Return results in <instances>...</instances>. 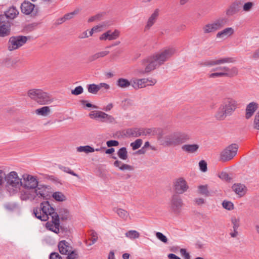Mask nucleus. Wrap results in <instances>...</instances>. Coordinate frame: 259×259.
Here are the masks:
<instances>
[{
	"mask_svg": "<svg viewBox=\"0 0 259 259\" xmlns=\"http://www.w3.org/2000/svg\"><path fill=\"white\" fill-rule=\"evenodd\" d=\"M18 185L25 189L20 191V198L22 200L38 203L42 199H47L51 194L50 186L38 185L36 177L28 174H23L20 178L17 176Z\"/></svg>",
	"mask_w": 259,
	"mask_h": 259,
	"instance_id": "1",
	"label": "nucleus"
},
{
	"mask_svg": "<svg viewBox=\"0 0 259 259\" xmlns=\"http://www.w3.org/2000/svg\"><path fill=\"white\" fill-rule=\"evenodd\" d=\"M176 50L173 47H167L147 57L141 62L142 68L136 70L137 74L148 73L159 67L169 60L176 53Z\"/></svg>",
	"mask_w": 259,
	"mask_h": 259,
	"instance_id": "2",
	"label": "nucleus"
},
{
	"mask_svg": "<svg viewBox=\"0 0 259 259\" xmlns=\"http://www.w3.org/2000/svg\"><path fill=\"white\" fill-rule=\"evenodd\" d=\"M33 214L36 218L41 221H47L50 216L52 218L51 222L54 224L55 227H61L58 213L55 211V209L48 201L41 202L39 207L34 208Z\"/></svg>",
	"mask_w": 259,
	"mask_h": 259,
	"instance_id": "3",
	"label": "nucleus"
},
{
	"mask_svg": "<svg viewBox=\"0 0 259 259\" xmlns=\"http://www.w3.org/2000/svg\"><path fill=\"white\" fill-rule=\"evenodd\" d=\"M238 107L237 101L233 98L225 99L216 111L214 117L218 121L225 120L227 116H231Z\"/></svg>",
	"mask_w": 259,
	"mask_h": 259,
	"instance_id": "4",
	"label": "nucleus"
},
{
	"mask_svg": "<svg viewBox=\"0 0 259 259\" xmlns=\"http://www.w3.org/2000/svg\"><path fill=\"white\" fill-rule=\"evenodd\" d=\"M162 134H159L158 140L161 142V145L164 146H176L181 145L190 139V136L183 133L175 132L166 136L163 139Z\"/></svg>",
	"mask_w": 259,
	"mask_h": 259,
	"instance_id": "5",
	"label": "nucleus"
},
{
	"mask_svg": "<svg viewBox=\"0 0 259 259\" xmlns=\"http://www.w3.org/2000/svg\"><path fill=\"white\" fill-rule=\"evenodd\" d=\"M27 96L31 100L40 105H49L54 100L52 95L39 89H32L29 90Z\"/></svg>",
	"mask_w": 259,
	"mask_h": 259,
	"instance_id": "6",
	"label": "nucleus"
},
{
	"mask_svg": "<svg viewBox=\"0 0 259 259\" xmlns=\"http://www.w3.org/2000/svg\"><path fill=\"white\" fill-rule=\"evenodd\" d=\"M6 181V189L10 195H14L16 193V172L11 171L7 176L4 171L0 169V186L4 182V178Z\"/></svg>",
	"mask_w": 259,
	"mask_h": 259,
	"instance_id": "7",
	"label": "nucleus"
},
{
	"mask_svg": "<svg viewBox=\"0 0 259 259\" xmlns=\"http://www.w3.org/2000/svg\"><path fill=\"white\" fill-rule=\"evenodd\" d=\"M227 23V19L220 17L203 26L202 30L204 34L213 33L223 28Z\"/></svg>",
	"mask_w": 259,
	"mask_h": 259,
	"instance_id": "8",
	"label": "nucleus"
},
{
	"mask_svg": "<svg viewBox=\"0 0 259 259\" xmlns=\"http://www.w3.org/2000/svg\"><path fill=\"white\" fill-rule=\"evenodd\" d=\"M237 150L238 146L236 144L230 145L221 153L220 160L223 162L231 160L236 155Z\"/></svg>",
	"mask_w": 259,
	"mask_h": 259,
	"instance_id": "9",
	"label": "nucleus"
},
{
	"mask_svg": "<svg viewBox=\"0 0 259 259\" xmlns=\"http://www.w3.org/2000/svg\"><path fill=\"white\" fill-rule=\"evenodd\" d=\"M183 205L184 203L181 197L177 194H174L169 202L171 210L175 214H179L181 212Z\"/></svg>",
	"mask_w": 259,
	"mask_h": 259,
	"instance_id": "10",
	"label": "nucleus"
},
{
	"mask_svg": "<svg viewBox=\"0 0 259 259\" xmlns=\"http://www.w3.org/2000/svg\"><path fill=\"white\" fill-rule=\"evenodd\" d=\"M151 132V130L150 128H130L125 130L123 135L128 137H139L149 135Z\"/></svg>",
	"mask_w": 259,
	"mask_h": 259,
	"instance_id": "11",
	"label": "nucleus"
},
{
	"mask_svg": "<svg viewBox=\"0 0 259 259\" xmlns=\"http://www.w3.org/2000/svg\"><path fill=\"white\" fill-rule=\"evenodd\" d=\"M173 188L175 192V194L179 195L186 192L189 188V186L184 178H179L174 180Z\"/></svg>",
	"mask_w": 259,
	"mask_h": 259,
	"instance_id": "12",
	"label": "nucleus"
},
{
	"mask_svg": "<svg viewBox=\"0 0 259 259\" xmlns=\"http://www.w3.org/2000/svg\"><path fill=\"white\" fill-rule=\"evenodd\" d=\"M157 82L154 78L134 79L132 80V85L135 89L145 87L146 85H153Z\"/></svg>",
	"mask_w": 259,
	"mask_h": 259,
	"instance_id": "13",
	"label": "nucleus"
},
{
	"mask_svg": "<svg viewBox=\"0 0 259 259\" xmlns=\"http://www.w3.org/2000/svg\"><path fill=\"white\" fill-rule=\"evenodd\" d=\"M89 116L92 119H100L101 122H113L114 118L111 115L100 111H93L89 114Z\"/></svg>",
	"mask_w": 259,
	"mask_h": 259,
	"instance_id": "14",
	"label": "nucleus"
},
{
	"mask_svg": "<svg viewBox=\"0 0 259 259\" xmlns=\"http://www.w3.org/2000/svg\"><path fill=\"white\" fill-rule=\"evenodd\" d=\"M235 61L233 58L226 57L215 60L205 61L201 63L202 65L211 67L225 63H233Z\"/></svg>",
	"mask_w": 259,
	"mask_h": 259,
	"instance_id": "15",
	"label": "nucleus"
},
{
	"mask_svg": "<svg viewBox=\"0 0 259 259\" xmlns=\"http://www.w3.org/2000/svg\"><path fill=\"white\" fill-rule=\"evenodd\" d=\"M241 3L239 1L232 2L227 8L225 13L227 16L231 17L237 14L240 11Z\"/></svg>",
	"mask_w": 259,
	"mask_h": 259,
	"instance_id": "16",
	"label": "nucleus"
},
{
	"mask_svg": "<svg viewBox=\"0 0 259 259\" xmlns=\"http://www.w3.org/2000/svg\"><path fill=\"white\" fill-rule=\"evenodd\" d=\"M221 71V73L227 74L224 76L229 77H234L238 74V69L236 67H233L231 68L227 66L219 67L213 69V71Z\"/></svg>",
	"mask_w": 259,
	"mask_h": 259,
	"instance_id": "17",
	"label": "nucleus"
},
{
	"mask_svg": "<svg viewBox=\"0 0 259 259\" xmlns=\"http://www.w3.org/2000/svg\"><path fill=\"white\" fill-rule=\"evenodd\" d=\"M48 230L59 235V236L68 238L71 234L69 228H46Z\"/></svg>",
	"mask_w": 259,
	"mask_h": 259,
	"instance_id": "18",
	"label": "nucleus"
},
{
	"mask_svg": "<svg viewBox=\"0 0 259 259\" xmlns=\"http://www.w3.org/2000/svg\"><path fill=\"white\" fill-rule=\"evenodd\" d=\"M159 14V10L156 9L153 13L149 17L146 25L145 26V30H149L155 23Z\"/></svg>",
	"mask_w": 259,
	"mask_h": 259,
	"instance_id": "19",
	"label": "nucleus"
},
{
	"mask_svg": "<svg viewBox=\"0 0 259 259\" xmlns=\"http://www.w3.org/2000/svg\"><path fill=\"white\" fill-rule=\"evenodd\" d=\"M258 108V104L252 102L249 103L245 109V118L247 119L251 118Z\"/></svg>",
	"mask_w": 259,
	"mask_h": 259,
	"instance_id": "20",
	"label": "nucleus"
},
{
	"mask_svg": "<svg viewBox=\"0 0 259 259\" xmlns=\"http://www.w3.org/2000/svg\"><path fill=\"white\" fill-rule=\"evenodd\" d=\"M234 30L232 27H227L217 33L216 37L218 38L225 39L232 35Z\"/></svg>",
	"mask_w": 259,
	"mask_h": 259,
	"instance_id": "21",
	"label": "nucleus"
},
{
	"mask_svg": "<svg viewBox=\"0 0 259 259\" xmlns=\"http://www.w3.org/2000/svg\"><path fill=\"white\" fill-rule=\"evenodd\" d=\"M58 247L60 253L62 254H67L72 249V247L69 245V243L65 240L60 241Z\"/></svg>",
	"mask_w": 259,
	"mask_h": 259,
	"instance_id": "22",
	"label": "nucleus"
},
{
	"mask_svg": "<svg viewBox=\"0 0 259 259\" xmlns=\"http://www.w3.org/2000/svg\"><path fill=\"white\" fill-rule=\"evenodd\" d=\"M232 189L233 191L240 197L243 196L246 193V188L243 184L240 183L234 184Z\"/></svg>",
	"mask_w": 259,
	"mask_h": 259,
	"instance_id": "23",
	"label": "nucleus"
},
{
	"mask_svg": "<svg viewBox=\"0 0 259 259\" xmlns=\"http://www.w3.org/2000/svg\"><path fill=\"white\" fill-rule=\"evenodd\" d=\"M15 8H11L5 13V15H0V23L5 22V19H13L16 16Z\"/></svg>",
	"mask_w": 259,
	"mask_h": 259,
	"instance_id": "24",
	"label": "nucleus"
},
{
	"mask_svg": "<svg viewBox=\"0 0 259 259\" xmlns=\"http://www.w3.org/2000/svg\"><path fill=\"white\" fill-rule=\"evenodd\" d=\"M35 5L29 2H24L21 6V12L25 15H29L34 10Z\"/></svg>",
	"mask_w": 259,
	"mask_h": 259,
	"instance_id": "25",
	"label": "nucleus"
},
{
	"mask_svg": "<svg viewBox=\"0 0 259 259\" xmlns=\"http://www.w3.org/2000/svg\"><path fill=\"white\" fill-rule=\"evenodd\" d=\"M199 148L198 144H185L183 145L181 148L182 150L188 153H194L197 151Z\"/></svg>",
	"mask_w": 259,
	"mask_h": 259,
	"instance_id": "26",
	"label": "nucleus"
},
{
	"mask_svg": "<svg viewBox=\"0 0 259 259\" xmlns=\"http://www.w3.org/2000/svg\"><path fill=\"white\" fill-rule=\"evenodd\" d=\"M59 223L60 220L62 222L66 221L70 219V213L69 210L65 208H60L59 210Z\"/></svg>",
	"mask_w": 259,
	"mask_h": 259,
	"instance_id": "27",
	"label": "nucleus"
},
{
	"mask_svg": "<svg viewBox=\"0 0 259 259\" xmlns=\"http://www.w3.org/2000/svg\"><path fill=\"white\" fill-rule=\"evenodd\" d=\"M51 109L49 106H43L35 110V113L39 116H47L51 113Z\"/></svg>",
	"mask_w": 259,
	"mask_h": 259,
	"instance_id": "28",
	"label": "nucleus"
},
{
	"mask_svg": "<svg viewBox=\"0 0 259 259\" xmlns=\"http://www.w3.org/2000/svg\"><path fill=\"white\" fill-rule=\"evenodd\" d=\"M114 211L117 214L119 217L124 221L130 219V214L126 210L122 208H114Z\"/></svg>",
	"mask_w": 259,
	"mask_h": 259,
	"instance_id": "29",
	"label": "nucleus"
},
{
	"mask_svg": "<svg viewBox=\"0 0 259 259\" xmlns=\"http://www.w3.org/2000/svg\"><path fill=\"white\" fill-rule=\"evenodd\" d=\"M109 51H104L96 53L89 57V60L90 62H92L97 60L99 58H103L108 54H109Z\"/></svg>",
	"mask_w": 259,
	"mask_h": 259,
	"instance_id": "30",
	"label": "nucleus"
},
{
	"mask_svg": "<svg viewBox=\"0 0 259 259\" xmlns=\"http://www.w3.org/2000/svg\"><path fill=\"white\" fill-rule=\"evenodd\" d=\"M131 83L132 81H130L128 79L123 78H119L116 81L117 86L122 89L128 88Z\"/></svg>",
	"mask_w": 259,
	"mask_h": 259,
	"instance_id": "31",
	"label": "nucleus"
},
{
	"mask_svg": "<svg viewBox=\"0 0 259 259\" xmlns=\"http://www.w3.org/2000/svg\"><path fill=\"white\" fill-rule=\"evenodd\" d=\"M39 23L33 22L25 25L23 29V31L25 33L31 32L35 30L38 27Z\"/></svg>",
	"mask_w": 259,
	"mask_h": 259,
	"instance_id": "32",
	"label": "nucleus"
},
{
	"mask_svg": "<svg viewBox=\"0 0 259 259\" xmlns=\"http://www.w3.org/2000/svg\"><path fill=\"white\" fill-rule=\"evenodd\" d=\"M78 152H84L85 153L95 152V149L89 145L79 146L76 148Z\"/></svg>",
	"mask_w": 259,
	"mask_h": 259,
	"instance_id": "33",
	"label": "nucleus"
},
{
	"mask_svg": "<svg viewBox=\"0 0 259 259\" xmlns=\"http://www.w3.org/2000/svg\"><path fill=\"white\" fill-rule=\"evenodd\" d=\"M30 38V36H17V49L24 45Z\"/></svg>",
	"mask_w": 259,
	"mask_h": 259,
	"instance_id": "34",
	"label": "nucleus"
},
{
	"mask_svg": "<svg viewBox=\"0 0 259 259\" xmlns=\"http://www.w3.org/2000/svg\"><path fill=\"white\" fill-rule=\"evenodd\" d=\"M10 34V28L8 25L6 24L0 26V36L4 37Z\"/></svg>",
	"mask_w": 259,
	"mask_h": 259,
	"instance_id": "35",
	"label": "nucleus"
},
{
	"mask_svg": "<svg viewBox=\"0 0 259 259\" xmlns=\"http://www.w3.org/2000/svg\"><path fill=\"white\" fill-rule=\"evenodd\" d=\"M118 156L122 160H126L127 156V151L125 147H122L120 148L117 151Z\"/></svg>",
	"mask_w": 259,
	"mask_h": 259,
	"instance_id": "36",
	"label": "nucleus"
},
{
	"mask_svg": "<svg viewBox=\"0 0 259 259\" xmlns=\"http://www.w3.org/2000/svg\"><path fill=\"white\" fill-rule=\"evenodd\" d=\"M53 198L58 201H63L66 199V196L61 192H55L52 195Z\"/></svg>",
	"mask_w": 259,
	"mask_h": 259,
	"instance_id": "37",
	"label": "nucleus"
},
{
	"mask_svg": "<svg viewBox=\"0 0 259 259\" xmlns=\"http://www.w3.org/2000/svg\"><path fill=\"white\" fill-rule=\"evenodd\" d=\"M125 235L130 239H134L139 238L140 234L136 230H130L125 233Z\"/></svg>",
	"mask_w": 259,
	"mask_h": 259,
	"instance_id": "38",
	"label": "nucleus"
},
{
	"mask_svg": "<svg viewBox=\"0 0 259 259\" xmlns=\"http://www.w3.org/2000/svg\"><path fill=\"white\" fill-rule=\"evenodd\" d=\"M87 89L88 92L93 94H97L100 90V87H98V85L94 83L88 84Z\"/></svg>",
	"mask_w": 259,
	"mask_h": 259,
	"instance_id": "39",
	"label": "nucleus"
},
{
	"mask_svg": "<svg viewBox=\"0 0 259 259\" xmlns=\"http://www.w3.org/2000/svg\"><path fill=\"white\" fill-rule=\"evenodd\" d=\"M109 36V40H112L117 39L120 35V31L117 29H115L113 32L111 30H108Z\"/></svg>",
	"mask_w": 259,
	"mask_h": 259,
	"instance_id": "40",
	"label": "nucleus"
},
{
	"mask_svg": "<svg viewBox=\"0 0 259 259\" xmlns=\"http://www.w3.org/2000/svg\"><path fill=\"white\" fill-rule=\"evenodd\" d=\"M9 44L8 49L10 51L16 49V37H11L9 39Z\"/></svg>",
	"mask_w": 259,
	"mask_h": 259,
	"instance_id": "41",
	"label": "nucleus"
},
{
	"mask_svg": "<svg viewBox=\"0 0 259 259\" xmlns=\"http://www.w3.org/2000/svg\"><path fill=\"white\" fill-rule=\"evenodd\" d=\"M142 140L140 139H137L134 142L131 143V146L133 150H135L139 148L142 144Z\"/></svg>",
	"mask_w": 259,
	"mask_h": 259,
	"instance_id": "42",
	"label": "nucleus"
},
{
	"mask_svg": "<svg viewBox=\"0 0 259 259\" xmlns=\"http://www.w3.org/2000/svg\"><path fill=\"white\" fill-rule=\"evenodd\" d=\"M91 237L90 239L91 241L90 243L88 244V245H92L94 244L98 240V235L97 233L94 230H91Z\"/></svg>",
	"mask_w": 259,
	"mask_h": 259,
	"instance_id": "43",
	"label": "nucleus"
},
{
	"mask_svg": "<svg viewBox=\"0 0 259 259\" xmlns=\"http://www.w3.org/2000/svg\"><path fill=\"white\" fill-rule=\"evenodd\" d=\"M222 205L224 208L229 210H232L234 208V205L231 201L225 200L223 202Z\"/></svg>",
	"mask_w": 259,
	"mask_h": 259,
	"instance_id": "44",
	"label": "nucleus"
},
{
	"mask_svg": "<svg viewBox=\"0 0 259 259\" xmlns=\"http://www.w3.org/2000/svg\"><path fill=\"white\" fill-rule=\"evenodd\" d=\"M253 127L254 129L259 130V111L254 116Z\"/></svg>",
	"mask_w": 259,
	"mask_h": 259,
	"instance_id": "45",
	"label": "nucleus"
},
{
	"mask_svg": "<svg viewBox=\"0 0 259 259\" xmlns=\"http://www.w3.org/2000/svg\"><path fill=\"white\" fill-rule=\"evenodd\" d=\"M199 193L202 195L208 196L209 192L207 190V185H200L198 187Z\"/></svg>",
	"mask_w": 259,
	"mask_h": 259,
	"instance_id": "46",
	"label": "nucleus"
},
{
	"mask_svg": "<svg viewBox=\"0 0 259 259\" xmlns=\"http://www.w3.org/2000/svg\"><path fill=\"white\" fill-rule=\"evenodd\" d=\"M83 92V88L79 85L78 87H76L74 90H72L71 91V94L74 95H79L81 94Z\"/></svg>",
	"mask_w": 259,
	"mask_h": 259,
	"instance_id": "47",
	"label": "nucleus"
},
{
	"mask_svg": "<svg viewBox=\"0 0 259 259\" xmlns=\"http://www.w3.org/2000/svg\"><path fill=\"white\" fill-rule=\"evenodd\" d=\"M156 236L161 242H162L164 243H166L167 242L168 240H167V237H166V236H165L162 233L159 232H156Z\"/></svg>",
	"mask_w": 259,
	"mask_h": 259,
	"instance_id": "48",
	"label": "nucleus"
},
{
	"mask_svg": "<svg viewBox=\"0 0 259 259\" xmlns=\"http://www.w3.org/2000/svg\"><path fill=\"white\" fill-rule=\"evenodd\" d=\"M253 6V4L252 2H247L245 3L243 6V10L244 12H248L251 11Z\"/></svg>",
	"mask_w": 259,
	"mask_h": 259,
	"instance_id": "49",
	"label": "nucleus"
},
{
	"mask_svg": "<svg viewBox=\"0 0 259 259\" xmlns=\"http://www.w3.org/2000/svg\"><path fill=\"white\" fill-rule=\"evenodd\" d=\"M200 169L203 172H206L207 170V163L204 160H201L199 162Z\"/></svg>",
	"mask_w": 259,
	"mask_h": 259,
	"instance_id": "50",
	"label": "nucleus"
},
{
	"mask_svg": "<svg viewBox=\"0 0 259 259\" xmlns=\"http://www.w3.org/2000/svg\"><path fill=\"white\" fill-rule=\"evenodd\" d=\"M61 169L66 172V173H68V174H69L72 176H74L75 177H76L77 178H79V176L76 174V173H75L73 170H72L69 167H62V168H61Z\"/></svg>",
	"mask_w": 259,
	"mask_h": 259,
	"instance_id": "51",
	"label": "nucleus"
},
{
	"mask_svg": "<svg viewBox=\"0 0 259 259\" xmlns=\"http://www.w3.org/2000/svg\"><path fill=\"white\" fill-rule=\"evenodd\" d=\"M78 12H79V10H74L73 12H72L71 13H68L67 14H65L64 16V18L66 20H70L71 18H72L75 15H76L77 14H78Z\"/></svg>",
	"mask_w": 259,
	"mask_h": 259,
	"instance_id": "52",
	"label": "nucleus"
},
{
	"mask_svg": "<svg viewBox=\"0 0 259 259\" xmlns=\"http://www.w3.org/2000/svg\"><path fill=\"white\" fill-rule=\"evenodd\" d=\"M232 224L233 227H239L242 224L240 223V219L236 217H232L231 219Z\"/></svg>",
	"mask_w": 259,
	"mask_h": 259,
	"instance_id": "53",
	"label": "nucleus"
},
{
	"mask_svg": "<svg viewBox=\"0 0 259 259\" xmlns=\"http://www.w3.org/2000/svg\"><path fill=\"white\" fill-rule=\"evenodd\" d=\"M67 254V259H75L78 256V254L75 250H70V252H68Z\"/></svg>",
	"mask_w": 259,
	"mask_h": 259,
	"instance_id": "54",
	"label": "nucleus"
},
{
	"mask_svg": "<svg viewBox=\"0 0 259 259\" xmlns=\"http://www.w3.org/2000/svg\"><path fill=\"white\" fill-rule=\"evenodd\" d=\"M218 176L221 179L223 180L228 181L230 179L228 173L225 171L221 172L219 174Z\"/></svg>",
	"mask_w": 259,
	"mask_h": 259,
	"instance_id": "55",
	"label": "nucleus"
},
{
	"mask_svg": "<svg viewBox=\"0 0 259 259\" xmlns=\"http://www.w3.org/2000/svg\"><path fill=\"white\" fill-rule=\"evenodd\" d=\"M226 74H227L221 73L220 72H214V73H212L209 74V77L212 78H217V77H221L224 76V75H226Z\"/></svg>",
	"mask_w": 259,
	"mask_h": 259,
	"instance_id": "56",
	"label": "nucleus"
},
{
	"mask_svg": "<svg viewBox=\"0 0 259 259\" xmlns=\"http://www.w3.org/2000/svg\"><path fill=\"white\" fill-rule=\"evenodd\" d=\"M181 254L184 257V259H190V255L185 248H181L180 250Z\"/></svg>",
	"mask_w": 259,
	"mask_h": 259,
	"instance_id": "57",
	"label": "nucleus"
},
{
	"mask_svg": "<svg viewBox=\"0 0 259 259\" xmlns=\"http://www.w3.org/2000/svg\"><path fill=\"white\" fill-rule=\"evenodd\" d=\"M120 169L121 170H134V167L131 165L123 163V164L120 167Z\"/></svg>",
	"mask_w": 259,
	"mask_h": 259,
	"instance_id": "58",
	"label": "nucleus"
},
{
	"mask_svg": "<svg viewBox=\"0 0 259 259\" xmlns=\"http://www.w3.org/2000/svg\"><path fill=\"white\" fill-rule=\"evenodd\" d=\"M106 144L108 147H111L113 146H117L119 144V142L116 140H110L107 141Z\"/></svg>",
	"mask_w": 259,
	"mask_h": 259,
	"instance_id": "59",
	"label": "nucleus"
},
{
	"mask_svg": "<svg viewBox=\"0 0 259 259\" xmlns=\"http://www.w3.org/2000/svg\"><path fill=\"white\" fill-rule=\"evenodd\" d=\"M50 259H62V257L58 252H53L49 256Z\"/></svg>",
	"mask_w": 259,
	"mask_h": 259,
	"instance_id": "60",
	"label": "nucleus"
},
{
	"mask_svg": "<svg viewBox=\"0 0 259 259\" xmlns=\"http://www.w3.org/2000/svg\"><path fill=\"white\" fill-rule=\"evenodd\" d=\"M100 40H109V33H108V31L103 33L99 37Z\"/></svg>",
	"mask_w": 259,
	"mask_h": 259,
	"instance_id": "61",
	"label": "nucleus"
},
{
	"mask_svg": "<svg viewBox=\"0 0 259 259\" xmlns=\"http://www.w3.org/2000/svg\"><path fill=\"white\" fill-rule=\"evenodd\" d=\"M16 205L15 204L8 203L5 205V208L9 211H13L15 209Z\"/></svg>",
	"mask_w": 259,
	"mask_h": 259,
	"instance_id": "62",
	"label": "nucleus"
},
{
	"mask_svg": "<svg viewBox=\"0 0 259 259\" xmlns=\"http://www.w3.org/2000/svg\"><path fill=\"white\" fill-rule=\"evenodd\" d=\"M102 16V14H97L95 16H94L93 17H91V18H90L88 20V22H93L95 20H99L100 19V18Z\"/></svg>",
	"mask_w": 259,
	"mask_h": 259,
	"instance_id": "63",
	"label": "nucleus"
},
{
	"mask_svg": "<svg viewBox=\"0 0 259 259\" xmlns=\"http://www.w3.org/2000/svg\"><path fill=\"white\" fill-rule=\"evenodd\" d=\"M80 102L82 105H84L87 107H93L95 108H97V106L92 104L91 103H87V101L85 100H81Z\"/></svg>",
	"mask_w": 259,
	"mask_h": 259,
	"instance_id": "64",
	"label": "nucleus"
}]
</instances>
